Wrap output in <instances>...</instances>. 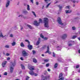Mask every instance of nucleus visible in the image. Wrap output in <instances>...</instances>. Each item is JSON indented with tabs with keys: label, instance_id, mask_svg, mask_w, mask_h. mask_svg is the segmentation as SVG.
<instances>
[{
	"label": "nucleus",
	"instance_id": "nucleus-44",
	"mask_svg": "<svg viewBox=\"0 0 80 80\" xmlns=\"http://www.w3.org/2000/svg\"><path fill=\"white\" fill-rule=\"evenodd\" d=\"M80 67V66L79 65H77L76 66V68H79Z\"/></svg>",
	"mask_w": 80,
	"mask_h": 80
},
{
	"label": "nucleus",
	"instance_id": "nucleus-52",
	"mask_svg": "<svg viewBox=\"0 0 80 80\" xmlns=\"http://www.w3.org/2000/svg\"><path fill=\"white\" fill-rule=\"evenodd\" d=\"M30 1H31V2H32V3H33V0H30Z\"/></svg>",
	"mask_w": 80,
	"mask_h": 80
},
{
	"label": "nucleus",
	"instance_id": "nucleus-57",
	"mask_svg": "<svg viewBox=\"0 0 80 80\" xmlns=\"http://www.w3.org/2000/svg\"><path fill=\"white\" fill-rule=\"evenodd\" d=\"M44 1L46 2V3H48L47 2L48 1V0H44Z\"/></svg>",
	"mask_w": 80,
	"mask_h": 80
},
{
	"label": "nucleus",
	"instance_id": "nucleus-59",
	"mask_svg": "<svg viewBox=\"0 0 80 80\" xmlns=\"http://www.w3.org/2000/svg\"><path fill=\"white\" fill-rule=\"evenodd\" d=\"M48 72H50V69H48Z\"/></svg>",
	"mask_w": 80,
	"mask_h": 80
},
{
	"label": "nucleus",
	"instance_id": "nucleus-6",
	"mask_svg": "<svg viewBox=\"0 0 80 80\" xmlns=\"http://www.w3.org/2000/svg\"><path fill=\"white\" fill-rule=\"evenodd\" d=\"M12 1V0H10ZM10 0H7V2H6L5 7L7 8H8V7H9V5H10Z\"/></svg>",
	"mask_w": 80,
	"mask_h": 80
},
{
	"label": "nucleus",
	"instance_id": "nucleus-64",
	"mask_svg": "<svg viewBox=\"0 0 80 80\" xmlns=\"http://www.w3.org/2000/svg\"><path fill=\"white\" fill-rule=\"evenodd\" d=\"M78 73H80V70H78Z\"/></svg>",
	"mask_w": 80,
	"mask_h": 80
},
{
	"label": "nucleus",
	"instance_id": "nucleus-51",
	"mask_svg": "<svg viewBox=\"0 0 80 80\" xmlns=\"http://www.w3.org/2000/svg\"><path fill=\"white\" fill-rule=\"evenodd\" d=\"M20 59L21 60H23V58L22 57Z\"/></svg>",
	"mask_w": 80,
	"mask_h": 80
},
{
	"label": "nucleus",
	"instance_id": "nucleus-46",
	"mask_svg": "<svg viewBox=\"0 0 80 80\" xmlns=\"http://www.w3.org/2000/svg\"><path fill=\"white\" fill-rule=\"evenodd\" d=\"M72 2L73 3H75L76 2V1L73 0L72 1Z\"/></svg>",
	"mask_w": 80,
	"mask_h": 80
},
{
	"label": "nucleus",
	"instance_id": "nucleus-17",
	"mask_svg": "<svg viewBox=\"0 0 80 80\" xmlns=\"http://www.w3.org/2000/svg\"><path fill=\"white\" fill-rule=\"evenodd\" d=\"M29 74L31 75H34V72L32 71H31L29 72Z\"/></svg>",
	"mask_w": 80,
	"mask_h": 80
},
{
	"label": "nucleus",
	"instance_id": "nucleus-25",
	"mask_svg": "<svg viewBox=\"0 0 80 80\" xmlns=\"http://www.w3.org/2000/svg\"><path fill=\"white\" fill-rule=\"evenodd\" d=\"M58 66V64L56 63L54 65V68H57V67Z\"/></svg>",
	"mask_w": 80,
	"mask_h": 80
},
{
	"label": "nucleus",
	"instance_id": "nucleus-50",
	"mask_svg": "<svg viewBox=\"0 0 80 80\" xmlns=\"http://www.w3.org/2000/svg\"><path fill=\"white\" fill-rule=\"evenodd\" d=\"M6 55V56H9L10 55V54L8 53H7Z\"/></svg>",
	"mask_w": 80,
	"mask_h": 80
},
{
	"label": "nucleus",
	"instance_id": "nucleus-9",
	"mask_svg": "<svg viewBox=\"0 0 80 80\" xmlns=\"http://www.w3.org/2000/svg\"><path fill=\"white\" fill-rule=\"evenodd\" d=\"M7 62L6 61H4L2 62V67H5V65H6V64H7Z\"/></svg>",
	"mask_w": 80,
	"mask_h": 80
},
{
	"label": "nucleus",
	"instance_id": "nucleus-26",
	"mask_svg": "<svg viewBox=\"0 0 80 80\" xmlns=\"http://www.w3.org/2000/svg\"><path fill=\"white\" fill-rule=\"evenodd\" d=\"M11 44L12 46H14L16 45V42H13Z\"/></svg>",
	"mask_w": 80,
	"mask_h": 80
},
{
	"label": "nucleus",
	"instance_id": "nucleus-49",
	"mask_svg": "<svg viewBox=\"0 0 80 80\" xmlns=\"http://www.w3.org/2000/svg\"><path fill=\"white\" fill-rule=\"evenodd\" d=\"M53 57H55V53L54 52H53Z\"/></svg>",
	"mask_w": 80,
	"mask_h": 80
},
{
	"label": "nucleus",
	"instance_id": "nucleus-63",
	"mask_svg": "<svg viewBox=\"0 0 80 80\" xmlns=\"http://www.w3.org/2000/svg\"><path fill=\"white\" fill-rule=\"evenodd\" d=\"M78 52L79 53H80V49L78 50Z\"/></svg>",
	"mask_w": 80,
	"mask_h": 80
},
{
	"label": "nucleus",
	"instance_id": "nucleus-2",
	"mask_svg": "<svg viewBox=\"0 0 80 80\" xmlns=\"http://www.w3.org/2000/svg\"><path fill=\"white\" fill-rule=\"evenodd\" d=\"M39 22H37V21H34V25H35L36 26H38V25H40V23H42V19L40 18H39Z\"/></svg>",
	"mask_w": 80,
	"mask_h": 80
},
{
	"label": "nucleus",
	"instance_id": "nucleus-13",
	"mask_svg": "<svg viewBox=\"0 0 80 80\" xmlns=\"http://www.w3.org/2000/svg\"><path fill=\"white\" fill-rule=\"evenodd\" d=\"M28 47L29 50H31L32 49V46L30 45V44H28Z\"/></svg>",
	"mask_w": 80,
	"mask_h": 80
},
{
	"label": "nucleus",
	"instance_id": "nucleus-16",
	"mask_svg": "<svg viewBox=\"0 0 80 80\" xmlns=\"http://www.w3.org/2000/svg\"><path fill=\"white\" fill-rule=\"evenodd\" d=\"M72 12V11L71 10H66L65 11V12L66 13H71Z\"/></svg>",
	"mask_w": 80,
	"mask_h": 80
},
{
	"label": "nucleus",
	"instance_id": "nucleus-43",
	"mask_svg": "<svg viewBox=\"0 0 80 80\" xmlns=\"http://www.w3.org/2000/svg\"><path fill=\"white\" fill-rule=\"evenodd\" d=\"M13 37V34H11L10 35V37L12 38V37Z\"/></svg>",
	"mask_w": 80,
	"mask_h": 80
},
{
	"label": "nucleus",
	"instance_id": "nucleus-31",
	"mask_svg": "<svg viewBox=\"0 0 80 80\" xmlns=\"http://www.w3.org/2000/svg\"><path fill=\"white\" fill-rule=\"evenodd\" d=\"M18 17H21V18H23V15H20L18 16Z\"/></svg>",
	"mask_w": 80,
	"mask_h": 80
},
{
	"label": "nucleus",
	"instance_id": "nucleus-45",
	"mask_svg": "<svg viewBox=\"0 0 80 80\" xmlns=\"http://www.w3.org/2000/svg\"><path fill=\"white\" fill-rule=\"evenodd\" d=\"M50 4H51V3H49L46 6V7H47V8H48V7H49V5H50Z\"/></svg>",
	"mask_w": 80,
	"mask_h": 80
},
{
	"label": "nucleus",
	"instance_id": "nucleus-14",
	"mask_svg": "<svg viewBox=\"0 0 80 80\" xmlns=\"http://www.w3.org/2000/svg\"><path fill=\"white\" fill-rule=\"evenodd\" d=\"M10 73H12L13 71V67H10Z\"/></svg>",
	"mask_w": 80,
	"mask_h": 80
},
{
	"label": "nucleus",
	"instance_id": "nucleus-48",
	"mask_svg": "<svg viewBox=\"0 0 80 80\" xmlns=\"http://www.w3.org/2000/svg\"><path fill=\"white\" fill-rule=\"evenodd\" d=\"M3 75H7V72H5L4 73Z\"/></svg>",
	"mask_w": 80,
	"mask_h": 80
},
{
	"label": "nucleus",
	"instance_id": "nucleus-27",
	"mask_svg": "<svg viewBox=\"0 0 80 80\" xmlns=\"http://www.w3.org/2000/svg\"><path fill=\"white\" fill-rule=\"evenodd\" d=\"M27 26L28 28H30V29H32V26H30L28 24L27 25Z\"/></svg>",
	"mask_w": 80,
	"mask_h": 80
},
{
	"label": "nucleus",
	"instance_id": "nucleus-32",
	"mask_svg": "<svg viewBox=\"0 0 80 80\" xmlns=\"http://www.w3.org/2000/svg\"><path fill=\"white\" fill-rule=\"evenodd\" d=\"M64 80V78L63 77H62L61 78H60L58 80Z\"/></svg>",
	"mask_w": 80,
	"mask_h": 80
},
{
	"label": "nucleus",
	"instance_id": "nucleus-24",
	"mask_svg": "<svg viewBox=\"0 0 80 80\" xmlns=\"http://www.w3.org/2000/svg\"><path fill=\"white\" fill-rule=\"evenodd\" d=\"M33 62L34 63H37V61L35 58L33 59Z\"/></svg>",
	"mask_w": 80,
	"mask_h": 80
},
{
	"label": "nucleus",
	"instance_id": "nucleus-28",
	"mask_svg": "<svg viewBox=\"0 0 80 80\" xmlns=\"http://www.w3.org/2000/svg\"><path fill=\"white\" fill-rule=\"evenodd\" d=\"M72 29L73 30H76V28H75V27L73 26L72 27Z\"/></svg>",
	"mask_w": 80,
	"mask_h": 80
},
{
	"label": "nucleus",
	"instance_id": "nucleus-29",
	"mask_svg": "<svg viewBox=\"0 0 80 80\" xmlns=\"http://www.w3.org/2000/svg\"><path fill=\"white\" fill-rule=\"evenodd\" d=\"M58 7H59L60 11H62V6H58Z\"/></svg>",
	"mask_w": 80,
	"mask_h": 80
},
{
	"label": "nucleus",
	"instance_id": "nucleus-37",
	"mask_svg": "<svg viewBox=\"0 0 80 80\" xmlns=\"http://www.w3.org/2000/svg\"><path fill=\"white\" fill-rule=\"evenodd\" d=\"M77 38L76 36H74L72 37V39H74V38Z\"/></svg>",
	"mask_w": 80,
	"mask_h": 80
},
{
	"label": "nucleus",
	"instance_id": "nucleus-30",
	"mask_svg": "<svg viewBox=\"0 0 80 80\" xmlns=\"http://www.w3.org/2000/svg\"><path fill=\"white\" fill-rule=\"evenodd\" d=\"M32 13L33 15L35 16V17H36V14H35V12L33 11H32Z\"/></svg>",
	"mask_w": 80,
	"mask_h": 80
},
{
	"label": "nucleus",
	"instance_id": "nucleus-58",
	"mask_svg": "<svg viewBox=\"0 0 80 80\" xmlns=\"http://www.w3.org/2000/svg\"><path fill=\"white\" fill-rule=\"evenodd\" d=\"M23 18H24V19H25L27 18V17H24L23 16Z\"/></svg>",
	"mask_w": 80,
	"mask_h": 80
},
{
	"label": "nucleus",
	"instance_id": "nucleus-33",
	"mask_svg": "<svg viewBox=\"0 0 80 80\" xmlns=\"http://www.w3.org/2000/svg\"><path fill=\"white\" fill-rule=\"evenodd\" d=\"M25 42H28V44H30V42H29V41H28V40L27 39H26V40H25Z\"/></svg>",
	"mask_w": 80,
	"mask_h": 80
},
{
	"label": "nucleus",
	"instance_id": "nucleus-41",
	"mask_svg": "<svg viewBox=\"0 0 80 80\" xmlns=\"http://www.w3.org/2000/svg\"><path fill=\"white\" fill-rule=\"evenodd\" d=\"M32 53H33V55H34V54H35V53H36V52L35 51L33 50L32 51Z\"/></svg>",
	"mask_w": 80,
	"mask_h": 80
},
{
	"label": "nucleus",
	"instance_id": "nucleus-15",
	"mask_svg": "<svg viewBox=\"0 0 80 80\" xmlns=\"http://www.w3.org/2000/svg\"><path fill=\"white\" fill-rule=\"evenodd\" d=\"M40 40L41 39L40 38H38V40L36 42V45H38L39 44H40Z\"/></svg>",
	"mask_w": 80,
	"mask_h": 80
},
{
	"label": "nucleus",
	"instance_id": "nucleus-19",
	"mask_svg": "<svg viewBox=\"0 0 80 80\" xmlns=\"http://www.w3.org/2000/svg\"><path fill=\"white\" fill-rule=\"evenodd\" d=\"M6 36V35H5L4 36H3V35L2 34V33L1 32L0 34V37H2V38H4L5 36Z\"/></svg>",
	"mask_w": 80,
	"mask_h": 80
},
{
	"label": "nucleus",
	"instance_id": "nucleus-3",
	"mask_svg": "<svg viewBox=\"0 0 80 80\" xmlns=\"http://www.w3.org/2000/svg\"><path fill=\"white\" fill-rule=\"evenodd\" d=\"M57 22L59 24L61 25L62 26H63V27H65V25H64V23L62 22V21L61 20V18H58Z\"/></svg>",
	"mask_w": 80,
	"mask_h": 80
},
{
	"label": "nucleus",
	"instance_id": "nucleus-42",
	"mask_svg": "<svg viewBox=\"0 0 80 80\" xmlns=\"http://www.w3.org/2000/svg\"><path fill=\"white\" fill-rule=\"evenodd\" d=\"M47 48V45H45L42 47V48Z\"/></svg>",
	"mask_w": 80,
	"mask_h": 80
},
{
	"label": "nucleus",
	"instance_id": "nucleus-5",
	"mask_svg": "<svg viewBox=\"0 0 80 80\" xmlns=\"http://www.w3.org/2000/svg\"><path fill=\"white\" fill-rule=\"evenodd\" d=\"M22 56L25 57H28V53L26 52L25 51H23L22 52Z\"/></svg>",
	"mask_w": 80,
	"mask_h": 80
},
{
	"label": "nucleus",
	"instance_id": "nucleus-4",
	"mask_svg": "<svg viewBox=\"0 0 80 80\" xmlns=\"http://www.w3.org/2000/svg\"><path fill=\"white\" fill-rule=\"evenodd\" d=\"M16 62L15 60L12 61L10 62V67H14L16 65Z\"/></svg>",
	"mask_w": 80,
	"mask_h": 80
},
{
	"label": "nucleus",
	"instance_id": "nucleus-23",
	"mask_svg": "<svg viewBox=\"0 0 80 80\" xmlns=\"http://www.w3.org/2000/svg\"><path fill=\"white\" fill-rule=\"evenodd\" d=\"M20 45L21 47H25V45H24V44L23 43V42H22L21 43Z\"/></svg>",
	"mask_w": 80,
	"mask_h": 80
},
{
	"label": "nucleus",
	"instance_id": "nucleus-36",
	"mask_svg": "<svg viewBox=\"0 0 80 80\" xmlns=\"http://www.w3.org/2000/svg\"><path fill=\"white\" fill-rule=\"evenodd\" d=\"M29 78H30V77H29L28 76H26V80H28V79H29Z\"/></svg>",
	"mask_w": 80,
	"mask_h": 80
},
{
	"label": "nucleus",
	"instance_id": "nucleus-34",
	"mask_svg": "<svg viewBox=\"0 0 80 80\" xmlns=\"http://www.w3.org/2000/svg\"><path fill=\"white\" fill-rule=\"evenodd\" d=\"M62 76H63V74L61 73L59 75V78H61V77H62Z\"/></svg>",
	"mask_w": 80,
	"mask_h": 80
},
{
	"label": "nucleus",
	"instance_id": "nucleus-56",
	"mask_svg": "<svg viewBox=\"0 0 80 80\" xmlns=\"http://www.w3.org/2000/svg\"><path fill=\"white\" fill-rule=\"evenodd\" d=\"M47 73V72L46 71H45V73H44V75H46Z\"/></svg>",
	"mask_w": 80,
	"mask_h": 80
},
{
	"label": "nucleus",
	"instance_id": "nucleus-12",
	"mask_svg": "<svg viewBox=\"0 0 80 80\" xmlns=\"http://www.w3.org/2000/svg\"><path fill=\"white\" fill-rule=\"evenodd\" d=\"M40 37H41V38H43V39H44L45 40H47L48 39V38L47 37H44L42 35V34H41L40 35Z\"/></svg>",
	"mask_w": 80,
	"mask_h": 80
},
{
	"label": "nucleus",
	"instance_id": "nucleus-53",
	"mask_svg": "<svg viewBox=\"0 0 80 80\" xmlns=\"http://www.w3.org/2000/svg\"><path fill=\"white\" fill-rule=\"evenodd\" d=\"M38 2H36V4L37 5H38Z\"/></svg>",
	"mask_w": 80,
	"mask_h": 80
},
{
	"label": "nucleus",
	"instance_id": "nucleus-10",
	"mask_svg": "<svg viewBox=\"0 0 80 80\" xmlns=\"http://www.w3.org/2000/svg\"><path fill=\"white\" fill-rule=\"evenodd\" d=\"M70 42H71V43H69L68 44V47H72V45H73V43H74V42H75V41H70Z\"/></svg>",
	"mask_w": 80,
	"mask_h": 80
},
{
	"label": "nucleus",
	"instance_id": "nucleus-61",
	"mask_svg": "<svg viewBox=\"0 0 80 80\" xmlns=\"http://www.w3.org/2000/svg\"><path fill=\"white\" fill-rule=\"evenodd\" d=\"M58 1H57L55 2V3H58Z\"/></svg>",
	"mask_w": 80,
	"mask_h": 80
},
{
	"label": "nucleus",
	"instance_id": "nucleus-21",
	"mask_svg": "<svg viewBox=\"0 0 80 80\" xmlns=\"http://www.w3.org/2000/svg\"><path fill=\"white\" fill-rule=\"evenodd\" d=\"M21 68L23 70H25V66H24L23 64H21Z\"/></svg>",
	"mask_w": 80,
	"mask_h": 80
},
{
	"label": "nucleus",
	"instance_id": "nucleus-11",
	"mask_svg": "<svg viewBox=\"0 0 80 80\" xmlns=\"http://www.w3.org/2000/svg\"><path fill=\"white\" fill-rule=\"evenodd\" d=\"M47 50L46 51L45 53H48L49 54H50L51 53V52L49 51V46H48L47 47Z\"/></svg>",
	"mask_w": 80,
	"mask_h": 80
},
{
	"label": "nucleus",
	"instance_id": "nucleus-38",
	"mask_svg": "<svg viewBox=\"0 0 80 80\" xmlns=\"http://www.w3.org/2000/svg\"><path fill=\"white\" fill-rule=\"evenodd\" d=\"M45 62H48V59H45L44 60Z\"/></svg>",
	"mask_w": 80,
	"mask_h": 80
},
{
	"label": "nucleus",
	"instance_id": "nucleus-7",
	"mask_svg": "<svg viewBox=\"0 0 80 80\" xmlns=\"http://www.w3.org/2000/svg\"><path fill=\"white\" fill-rule=\"evenodd\" d=\"M28 68L31 71H32V70H35L33 66L31 65H29Z\"/></svg>",
	"mask_w": 80,
	"mask_h": 80
},
{
	"label": "nucleus",
	"instance_id": "nucleus-18",
	"mask_svg": "<svg viewBox=\"0 0 80 80\" xmlns=\"http://www.w3.org/2000/svg\"><path fill=\"white\" fill-rule=\"evenodd\" d=\"M23 13L25 15H27L28 12V11L26 10H24L23 11Z\"/></svg>",
	"mask_w": 80,
	"mask_h": 80
},
{
	"label": "nucleus",
	"instance_id": "nucleus-20",
	"mask_svg": "<svg viewBox=\"0 0 80 80\" xmlns=\"http://www.w3.org/2000/svg\"><path fill=\"white\" fill-rule=\"evenodd\" d=\"M27 10L28 11L30 10V6H29L28 5H27Z\"/></svg>",
	"mask_w": 80,
	"mask_h": 80
},
{
	"label": "nucleus",
	"instance_id": "nucleus-35",
	"mask_svg": "<svg viewBox=\"0 0 80 80\" xmlns=\"http://www.w3.org/2000/svg\"><path fill=\"white\" fill-rule=\"evenodd\" d=\"M9 45H6L5 46V48H9Z\"/></svg>",
	"mask_w": 80,
	"mask_h": 80
},
{
	"label": "nucleus",
	"instance_id": "nucleus-62",
	"mask_svg": "<svg viewBox=\"0 0 80 80\" xmlns=\"http://www.w3.org/2000/svg\"><path fill=\"white\" fill-rule=\"evenodd\" d=\"M21 30H23V27H21Z\"/></svg>",
	"mask_w": 80,
	"mask_h": 80
},
{
	"label": "nucleus",
	"instance_id": "nucleus-8",
	"mask_svg": "<svg viewBox=\"0 0 80 80\" xmlns=\"http://www.w3.org/2000/svg\"><path fill=\"white\" fill-rule=\"evenodd\" d=\"M67 37V34H63L61 37L62 39H65Z\"/></svg>",
	"mask_w": 80,
	"mask_h": 80
},
{
	"label": "nucleus",
	"instance_id": "nucleus-1",
	"mask_svg": "<svg viewBox=\"0 0 80 80\" xmlns=\"http://www.w3.org/2000/svg\"><path fill=\"white\" fill-rule=\"evenodd\" d=\"M43 23H44V27L46 28H48V19L47 18H45L44 19Z\"/></svg>",
	"mask_w": 80,
	"mask_h": 80
},
{
	"label": "nucleus",
	"instance_id": "nucleus-55",
	"mask_svg": "<svg viewBox=\"0 0 80 80\" xmlns=\"http://www.w3.org/2000/svg\"><path fill=\"white\" fill-rule=\"evenodd\" d=\"M37 75H38V74L37 73L34 74V76H37Z\"/></svg>",
	"mask_w": 80,
	"mask_h": 80
},
{
	"label": "nucleus",
	"instance_id": "nucleus-22",
	"mask_svg": "<svg viewBox=\"0 0 80 80\" xmlns=\"http://www.w3.org/2000/svg\"><path fill=\"white\" fill-rule=\"evenodd\" d=\"M61 46H58L57 48H58V50H61Z\"/></svg>",
	"mask_w": 80,
	"mask_h": 80
},
{
	"label": "nucleus",
	"instance_id": "nucleus-39",
	"mask_svg": "<svg viewBox=\"0 0 80 80\" xmlns=\"http://www.w3.org/2000/svg\"><path fill=\"white\" fill-rule=\"evenodd\" d=\"M49 65H50V64H49V63H47L46 64V67H49Z\"/></svg>",
	"mask_w": 80,
	"mask_h": 80
},
{
	"label": "nucleus",
	"instance_id": "nucleus-60",
	"mask_svg": "<svg viewBox=\"0 0 80 80\" xmlns=\"http://www.w3.org/2000/svg\"><path fill=\"white\" fill-rule=\"evenodd\" d=\"M24 6H26V5H27V3H24Z\"/></svg>",
	"mask_w": 80,
	"mask_h": 80
},
{
	"label": "nucleus",
	"instance_id": "nucleus-54",
	"mask_svg": "<svg viewBox=\"0 0 80 80\" xmlns=\"http://www.w3.org/2000/svg\"><path fill=\"white\" fill-rule=\"evenodd\" d=\"M10 60V58H7V60Z\"/></svg>",
	"mask_w": 80,
	"mask_h": 80
},
{
	"label": "nucleus",
	"instance_id": "nucleus-40",
	"mask_svg": "<svg viewBox=\"0 0 80 80\" xmlns=\"http://www.w3.org/2000/svg\"><path fill=\"white\" fill-rule=\"evenodd\" d=\"M66 8H68V9H70V6H67L66 7Z\"/></svg>",
	"mask_w": 80,
	"mask_h": 80
},
{
	"label": "nucleus",
	"instance_id": "nucleus-47",
	"mask_svg": "<svg viewBox=\"0 0 80 80\" xmlns=\"http://www.w3.org/2000/svg\"><path fill=\"white\" fill-rule=\"evenodd\" d=\"M68 68V67L65 68L64 69L65 70V71H67V69Z\"/></svg>",
	"mask_w": 80,
	"mask_h": 80
}]
</instances>
